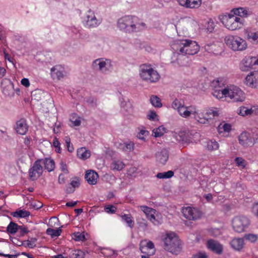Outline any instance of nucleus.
I'll return each instance as SVG.
<instances>
[{"label":"nucleus","instance_id":"obj_21","mask_svg":"<svg viewBox=\"0 0 258 258\" xmlns=\"http://www.w3.org/2000/svg\"><path fill=\"white\" fill-rule=\"evenodd\" d=\"M37 240V239L36 238L32 237L30 239H29L27 240H24L22 241H19V243H16V241H18L17 238H14L13 239H12L13 243L18 245V246L23 245L25 247H29L30 248H33L36 246V242Z\"/></svg>","mask_w":258,"mask_h":258},{"label":"nucleus","instance_id":"obj_2","mask_svg":"<svg viewBox=\"0 0 258 258\" xmlns=\"http://www.w3.org/2000/svg\"><path fill=\"white\" fill-rule=\"evenodd\" d=\"M172 48L188 55H193L199 51L200 47L196 41L182 40L176 41L172 45Z\"/></svg>","mask_w":258,"mask_h":258},{"label":"nucleus","instance_id":"obj_23","mask_svg":"<svg viewBox=\"0 0 258 258\" xmlns=\"http://www.w3.org/2000/svg\"><path fill=\"white\" fill-rule=\"evenodd\" d=\"M98 178V174L93 170L87 171L85 174V178L90 184H95L97 183Z\"/></svg>","mask_w":258,"mask_h":258},{"label":"nucleus","instance_id":"obj_36","mask_svg":"<svg viewBox=\"0 0 258 258\" xmlns=\"http://www.w3.org/2000/svg\"><path fill=\"white\" fill-rule=\"evenodd\" d=\"M61 233V230L59 228L57 229L48 228L46 230V234L50 235L52 238L59 236Z\"/></svg>","mask_w":258,"mask_h":258},{"label":"nucleus","instance_id":"obj_15","mask_svg":"<svg viewBox=\"0 0 258 258\" xmlns=\"http://www.w3.org/2000/svg\"><path fill=\"white\" fill-rule=\"evenodd\" d=\"M239 142L244 147L251 146L253 145V138L249 133L245 132L242 133L239 136Z\"/></svg>","mask_w":258,"mask_h":258},{"label":"nucleus","instance_id":"obj_3","mask_svg":"<svg viewBox=\"0 0 258 258\" xmlns=\"http://www.w3.org/2000/svg\"><path fill=\"white\" fill-rule=\"evenodd\" d=\"M164 248L171 252L177 254L181 250V241L174 233L167 234L163 238Z\"/></svg>","mask_w":258,"mask_h":258},{"label":"nucleus","instance_id":"obj_51","mask_svg":"<svg viewBox=\"0 0 258 258\" xmlns=\"http://www.w3.org/2000/svg\"><path fill=\"white\" fill-rule=\"evenodd\" d=\"M141 208L142 210L145 214L146 217L149 214H151V213H154V210L153 209L149 208L146 206H141Z\"/></svg>","mask_w":258,"mask_h":258},{"label":"nucleus","instance_id":"obj_57","mask_svg":"<svg viewBox=\"0 0 258 258\" xmlns=\"http://www.w3.org/2000/svg\"><path fill=\"white\" fill-rule=\"evenodd\" d=\"M19 230L20 231V235L21 236H24L25 234H27L29 232L28 228L23 225L19 226Z\"/></svg>","mask_w":258,"mask_h":258},{"label":"nucleus","instance_id":"obj_33","mask_svg":"<svg viewBox=\"0 0 258 258\" xmlns=\"http://www.w3.org/2000/svg\"><path fill=\"white\" fill-rule=\"evenodd\" d=\"M121 217L122 220L124 221L131 228H133L134 227L135 222L131 214H123Z\"/></svg>","mask_w":258,"mask_h":258},{"label":"nucleus","instance_id":"obj_43","mask_svg":"<svg viewBox=\"0 0 258 258\" xmlns=\"http://www.w3.org/2000/svg\"><path fill=\"white\" fill-rule=\"evenodd\" d=\"M207 147L210 151L217 150L219 148V144L215 141L210 140L207 142Z\"/></svg>","mask_w":258,"mask_h":258},{"label":"nucleus","instance_id":"obj_30","mask_svg":"<svg viewBox=\"0 0 258 258\" xmlns=\"http://www.w3.org/2000/svg\"><path fill=\"white\" fill-rule=\"evenodd\" d=\"M233 15L236 16L246 17L247 16V11L243 8L233 9L231 11Z\"/></svg>","mask_w":258,"mask_h":258},{"label":"nucleus","instance_id":"obj_49","mask_svg":"<svg viewBox=\"0 0 258 258\" xmlns=\"http://www.w3.org/2000/svg\"><path fill=\"white\" fill-rule=\"evenodd\" d=\"M73 235L74 239L76 241H85L86 240L85 236L82 233L75 232Z\"/></svg>","mask_w":258,"mask_h":258},{"label":"nucleus","instance_id":"obj_48","mask_svg":"<svg viewBox=\"0 0 258 258\" xmlns=\"http://www.w3.org/2000/svg\"><path fill=\"white\" fill-rule=\"evenodd\" d=\"M122 146V149L123 151H131L134 150V144L132 142H130L128 143H124L123 144L120 145Z\"/></svg>","mask_w":258,"mask_h":258},{"label":"nucleus","instance_id":"obj_18","mask_svg":"<svg viewBox=\"0 0 258 258\" xmlns=\"http://www.w3.org/2000/svg\"><path fill=\"white\" fill-rule=\"evenodd\" d=\"M16 132L20 135H25L28 130V125L27 124L26 120L25 118H21L16 122L15 127Z\"/></svg>","mask_w":258,"mask_h":258},{"label":"nucleus","instance_id":"obj_62","mask_svg":"<svg viewBox=\"0 0 258 258\" xmlns=\"http://www.w3.org/2000/svg\"><path fill=\"white\" fill-rule=\"evenodd\" d=\"M60 169H61V170L64 173H69V171H68V170L67 169V164L64 163L62 161H61L60 163Z\"/></svg>","mask_w":258,"mask_h":258},{"label":"nucleus","instance_id":"obj_58","mask_svg":"<svg viewBox=\"0 0 258 258\" xmlns=\"http://www.w3.org/2000/svg\"><path fill=\"white\" fill-rule=\"evenodd\" d=\"M148 135V132L145 130H141L138 134L137 137L141 140H145V137Z\"/></svg>","mask_w":258,"mask_h":258},{"label":"nucleus","instance_id":"obj_7","mask_svg":"<svg viewBox=\"0 0 258 258\" xmlns=\"http://www.w3.org/2000/svg\"><path fill=\"white\" fill-rule=\"evenodd\" d=\"M232 224L235 232L241 233L245 231L248 227L250 225V220L245 216H236L233 219Z\"/></svg>","mask_w":258,"mask_h":258},{"label":"nucleus","instance_id":"obj_41","mask_svg":"<svg viewBox=\"0 0 258 258\" xmlns=\"http://www.w3.org/2000/svg\"><path fill=\"white\" fill-rule=\"evenodd\" d=\"M124 167V163L120 161H115L111 164V168L117 170H120Z\"/></svg>","mask_w":258,"mask_h":258},{"label":"nucleus","instance_id":"obj_12","mask_svg":"<svg viewBox=\"0 0 258 258\" xmlns=\"http://www.w3.org/2000/svg\"><path fill=\"white\" fill-rule=\"evenodd\" d=\"M174 55L176 56L177 62L179 66L183 67H190L192 64L191 59L188 55L179 52L178 50H174Z\"/></svg>","mask_w":258,"mask_h":258},{"label":"nucleus","instance_id":"obj_64","mask_svg":"<svg viewBox=\"0 0 258 258\" xmlns=\"http://www.w3.org/2000/svg\"><path fill=\"white\" fill-rule=\"evenodd\" d=\"M178 2L180 5L188 8V0H178Z\"/></svg>","mask_w":258,"mask_h":258},{"label":"nucleus","instance_id":"obj_26","mask_svg":"<svg viewBox=\"0 0 258 258\" xmlns=\"http://www.w3.org/2000/svg\"><path fill=\"white\" fill-rule=\"evenodd\" d=\"M41 164H44V167L48 172L53 171L55 168V163L52 159L45 158L42 159Z\"/></svg>","mask_w":258,"mask_h":258},{"label":"nucleus","instance_id":"obj_4","mask_svg":"<svg viewBox=\"0 0 258 258\" xmlns=\"http://www.w3.org/2000/svg\"><path fill=\"white\" fill-rule=\"evenodd\" d=\"M220 19L226 28L232 31L240 28L243 24L241 19L231 13L220 16Z\"/></svg>","mask_w":258,"mask_h":258},{"label":"nucleus","instance_id":"obj_46","mask_svg":"<svg viewBox=\"0 0 258 258\" xmlns=\"http://www.w3.org/2000/svg\"><path fill=\"white\" fill-rule=\"evenodd\" d=\"M244 238L251 242H255L258 239V236L256 234L249 233L245 234Z\"/></svg>","mask_w":258,"mask_h":258},{"label":"nucleus","instance_id":"obj_6","mask_svg":"<svg viewBox=\"0 0 258 258\" xmlns=\"http://www.w3.org/2000/svg\"><path fill=\"white\" fill-rule=\"evenodd\" d=\"M140 75L143 80L150 83L156 82L160 78V75L156 71L150 66L145 64L141 66Z\"/></svg>","mask_w":258,"mask_h":258},{"label":"nucleus","instance_id":"obj_56","mask_svg":"<svg viewBox=\"0 0 258 258\" xmlns=\"http://www.w3.org/2000/svg\"><path fill=\"white\" fill-rule=\"evenodd\" d=\"M182 105V104L177 99H175L172 104V107L177 110Z\"/></svg>","mask_w":258,"mask_h":258},{"label":"nucleus","instance_id":"obj_14","mask_svg":"<svg viewBox=\"0 0 258 258\" xmlns=\"http://www.w3.org/2000/svg\"><path fill=\"white\" fill-rule=\"evenodd\" d=\"M207 246L209 249L217 254H220L223 252V246L218 241L209 239L207 241Z\"/></svg>","mask_w":258,"mask_h":258},{"label":"nucleus","instance_id":"obj_22","mask_svg":"<svg viewBox=\"0 0 258 258\" xmlns=\"http://www.w3.org/2000/svg\"><path fill=\"white\" fill-rule=\"evenodd\" d=\"M231 247L237 251H240L244 247L243 238H234L230 242Z\"/></svg>","mask_w":258,"mask_h":258},{"label":"nucleus","instance_id":"obj_28","mask_svg":"<svg viewBox=\"0 0 258 258\" xmlns=\"http://www.w3.org/2000/svg\"><path fill=\"white\" fill-rule=\"evenodd\" d=\"M77 156L83 160H86L90 156V152L85 147H82L77 151Z\"/></svg>","mask_w":258,"mask_h":258},{"label":"nucleus","instance_id":"obj_53","mask_svg":"<svg viewBox=\"0 0 258 258\" xmlns=\"http://www.w3.org/2000/svg\"><path fill=\"white\" fill-rule=\"evenodd\" d=\"M65 142L67 144L68 150L69 152H73L74 151V147L72 145L71 146V139L69 137H65Z\"/></svg>","mask_w":258,"mask_h":258},{"label":"nucleus","instance_id":"obj_40","mask_svg":"<svg viewBox=\"0 0 258 258\" xmlns=\"http://www.w3.org/2000/svg\"><path fill=\"white\" fill-rule=\"evenodd\" d=\"M174 175L173 171L171 170L165 172H160L158 173L156 176L158 178H169L172 177Z\"/></svg>","mask_w":258,"mask_h":258},{"label":"nucleus","instance_id":"obj_45","mask_svg":"<svg viewBox=\"0 0 258 258\" xmlns=\"http://www.w3.org/2000/svg\"><path fill=\"white\" fill-rule=\"evenodd\" d=\"M85 253L81 250H75L74 252L69 255L70 258H84Z\"/></svg>","mask_w":258,"mask_h":258},{"label":"nucleus","instance_id":"obj_52","mask_svg":"<svg viewBox=\"0 0 258 258\" xmlns=\"http://www.w3.org/2000/svg\"><path fill=\"white\" fill-rule=\"evenodd\" d=\"M86 101L92 107L97 106V99L93 97L88 98Z\"/></svg>","mask_w":258,"mask_h":258},{"label":"nucleus","instance_id":"obj_32","mask_svg":"<svg viewBox=\"0 0 258 258\" xmlns=\"http://www.w3.org/2000/svg\"><path fill=\"white\" fill-rule=\"evenodd\" d=\"M19 226L14 222H11L7 227V231L11 234H15L19 230Z\"/></svg>","mask_w":258,"mask_h":258},{"label":"nucleus","instance_id":"obj_20","mask_svg":"<svg viewBox=\"0 0 258 258\" xmlns=\"http://www.w3.org/2000/svg\"><path fill=\"white\" fill-rule=\"evenodd\" d=\"M245 83L250 87H256L258 86V71L251 72L250 75L245 78Z\"/></svg>","mask_w":258,"mask_h":258},{"label":"nucleus","instance_id":"obj_35","mask_svg":"<svg viewBox=\"0 0 258 258\" xmlns=\"http://www.w3.org/2000/svg\"><path fill=\"white\" fill-rule=\"evenodd\" d=\"M193 114L194 115V118L200 123L209 124L207 119L204 117V113H198L196 111V113Z\"/></svg>","mask_w":258,"mask_h":258},{"label":"nucleus","instance_id":"obj_31","mask_svg":"<svg viewBox=\"0 0 258 258\" xmlns=\"http://www.w3.org/2000/svg\"><path fill=\"white\" fill-rule=\"evenodd\" d=\"M218 110L217 109H214L213 108L209 109L206 111V112L204 113V117L207 119V121L210 123V118L209 117V115H212L213 117H218L219 116Z\"/></svg>","mask_w":258,"mask_h":258},{"label":"nucleus","instance_id":"obj_16","mask_svg":"<svg viewBox=\"0 0 258 258\" xmlns=\"http://www.w3.org/2000/svg\"><path fill=\"white\" fill-rule=\"evenodd\" d=\"M177 111L182 117L187 118L191 114L196 113V108L192 106H185L182 104Z\"/></svg>","mask_w":258,"mask_h":258},{"label":"nucleus","instance_id":"obj_42","mask_svg":"<svg viewBox=\"0 0 258 258\" xmlns=\"http://www.w3.org/2000/svg\"><path fill=\"white\" fill-rule=\"evenodd\" d=\"M166 128L163 126H160L158 128L153 130V133L155 137H160L163 135L165 132Z\"/></svg>","mask_w":258,"mask_h":258},{"label":"nucleus","instance_id":"obj_63","mask_svg":"<svg viewBox=\"0 0 258 258\" xmlns=\"http://www.w3.org/2000/svg\"><path fill=\"white\" fill-rule=\"evenodd\" d=\"M252 212L254 215L258 218V203L253 204L252 207Z\"/></svg>","mask_w":258,"mask_h":258},{"label":"nucleus","instance_id":"obj_8","mask_svg":"<svg viewBox=\"0 0 258 258\" xmlns=\"http://www.w3.org/2000/svg\"><path fill=\"white\" fill-rule=\"evenodd\" d=\"M92 67L94 70L105 74L111 69V61L109 59L104 60L103 58L97 59L93 61Z\"/></svg>","mask_w":258,"mask_h":258},{"label":"nucleus","instance_id":"obj_11","mask_svg":"<svg viewBox=\"0 0 258 258\" xmlns=\"http://www.w3.org/2000/svg\"><path fill=\"white\" fill-rule=\"evenodd\" d=\"M258 64V59L255 57L247 56L241 61L240 66L242 71L247 72L250 70L253 66Z\"/></svg>","mask_w":258,"mask_h":258},{"label":"nucleus","instance_id":"obj_54","mask_svg":"<svg viewBox=\"0 0 258 258\" xmlns=\"http://www.w3.org/2000/svg\"><path fill=\"white\" fill-rule=\"evenodd\" d=\"M116 210V208L113 205H107L105 207V210L108 213H114Z\"/></svg>","mask_w":258,"mask_h":258},{"label":"nucleus","instance_id":"obj_19","mask_svg":"<svg viewBox=\"0 0 258 258\" xmlns=\"http://www.w3.org/2000/svg\"><path fill=\"white\" fill-rule=\"evenodd\" d=\"M86 24L89 27H96L100 24L99 20L97 19L94 13L91 10H89L87 14Z\"/></svg>","mask_w":258,"mask_h":258},{"label":"nucleus","instance_id":"obj_29","mask_svg":"<svg viewBox=\"0 0 258 258\" xmlns=\"http://www.w3.org/2000/svg\"><path fill=\"white\" fill-rule=\"evenodd\" d=\"M253 113L255 114L257 113L256 109L255 108L248 109L244 106H242L239 108L238 114L242 116H245L252 114Z\"/></svg>","mask_w":258,"mask_h":258},{"label":"nucleus","instance_id":"obj_9","mask_svg":"<svg viewBox=\"0 0 258 258\" xmlns=\"http://www.w3.org/2000/svg\"><path fill=\"white\" fill-rule=\"evenodd\" d=\"M228 89L227 97L233 99L234 102H242L244 100L245 95L244 92L238 87L231 86Z\"/></svg>","mask_w":258,"mask_h":258},{"label":"nucleus","instance_id":"obj_25","mask_svg":"<svg viewBox=\"0 0 258 258\" xmlns=\"http://www.w3.org/2000/svg\"><path fill=\"white\" fill-rule=\"evenodd\" d=\"M63 69L58 66H56L51 69V75L53 79L60 80L63 77Z\"/></svg>","mask_w":258,"mask_h":258},{"label":"nucleus","instance_id":"obj_10","mask_svg":"<svg viewBox=\"0 0 258 258\" xmlns=\"http://www.w3.org/2000/svg\"><path fill=\"white\" fill-rule=\"evenodd\" d=\"M42 159H38L34 163L32 167L29 169V176L34 181L41 176L43 173V167L41 165Z\"/></svg>","mask_w":258,"mask_h":258},{"label":"nucleus","instance_id":"obj_50","mask_svg":"<svg viewBox=\"0 0 258 258\" xmlns=\"http://www.w3.org/2000/svg\"><path fill=\"white\" fill-rule=\"evenodd\" d=\"M205 27L208 32H212L215 28L214 23L212 21L210 20L207 22Z\"/></svg>","mask_w":258,"mask_h":258},{"label":"nucleus","instance_id":"obj_44","mask_svg":"<svg viewBox=\"0 0 258 258\" xmlns=\"http://www.w3.org/2000/svg\"><path fill=\"white\" fill-rule=\"evenodd\" d=\"M231 126L229 123H220L218 127V130L219 132L222 133L223 131L224 132H229L231 130Z\"/></svg>","mask_w":258,"mask_h":258},{"label":"nucleus","instance_id":"obj_37","mask_svg":"<svg viewBox=\"0 0 258 258\" xmlns=\"http://www.w3.org/2000/svg\"><path fill=\"white\" fill-rule=\"evenodd\" d=\"M137 223L140 228L143 229H146L148 226L146 220L141 215L138 216L137 218Z\"/></svg>","mask_w":258,"mask_h":258},{"label":"nucleus","instance_id":"obj_47","mask_svg":"<svg viewBox=\"0 0 258 258\" xmlns=\"http://www.w3.org/2000/svg\"><path fill=\"white\" fill-rule=\"evenodd\" d=\"M202 3L201 0H188V8H199Z\"/></svg>","mask_w":258,"mask_h":258},{"label":"nucleus","instance_id":"obj_13","mask_svg":"<svg viewBox=\"0 0 258 258\" xmlns=\"http://www.w3.org/2000/svg\"><path fill=\"white\" fill-rule=\"evenodd\" d=\"M182 213L183 216L189 220H196L201 216V213L199 211L190 207L183 208Z\"/></svg>","mask_w":258,"mask_h":258},{"label":"nucleus","instance_id":"obj_59","mask_svg":"<svg viewBox=\"0 0 258 258\" xmlns=\"http://www.w3.org/2000/svg\"><path fill=\"white\" fill-rule=\"evenodd\" d=\"M235 161L238 166L245 167V161L242 158L236 157Z\"/></svg>","mask_w":258,"mask_h":258},{"label":"nucleus","instance_id":"obj_55","mask_svg":"<svg viewBox=\"0 0 258 258\" xmlns=\"http://www.w3.org/2000/svg\"><path fill=\"white\" fill-rule=\"evenodd\" d=\"M177 140L179 142H186L187 138L184 132H180L178 135V136H176Z\"/></svg>","mask_w":258,"mask_h":258},{"label":"nucleus","instance_id":"obj_60","mask_svg":"<svg viewBox=\"0 0 258 258\" xmlns=\"http://www.w3.org/2000/svg\"><path fill=\"white\" fill-rule=\"evenodd\" d=\"M157 116L156 113L154 111H150L149 114L147 115V118L151 120H155Z\"/></svg>","mask_w":258,"mask_h":258},{"label":"nucleus","instance_id":"obj_27","mask_svg":"<svg viewBox=\"0 0 258 258\" xmlns=\"http://www.w3.org/2000/svg\"><path fill=\"white\" fill-rule=\"evenodd\" d=\"M141 250L142 253H147V255H152L155 252L154 244L151 241H149L147 243L145 247L141 248Z\"/></svg>","mask_w":258,"mask_h":258},{"label":"nucleus","instance_id":"obj_38","mask_svg":"<svg viewBox=\"0 0 258 258\" xmlns=\"http://www.w3.org/2000/svg\"><path fill=\"white\" fill-rule=\"evenodd\" d=\"M30 215V213L29 211H27L24 210L16 211L13 214V216L14 217H18L20 218H26L29 216Z\"/></svg>","mask_w":258,"mask_h":258},{"label":"nucleus","instance_id":"obj_34","mask_svg":"<svg viewBox=\"0 0 258 258\" xmlns=\"http://www.w3.org/2000/svg\"><path fill=\"white\" fill-rule=\"evenodd\" d=\"M228 89L225 88L222 90H215L212 93L214 96L216 97L218 99H220L223 97V96L225 97H227L228 93Z\"/></svg>","mask_w":258,"mask_h":258},{"label":"nucleus","instance_id":"obj_39","mask_svg":"<svg viewBox=\"0 0 258 258\" xmlns=\"http://www.w3.org/2000/svg\"><path fill=\"white\" fill-rule=\"evenodd\" d=\"M150 102L156 107H161L162 106L160 99L157 96L152 95L150 98Z\"/></svg>","mask_w":258,"mask_h":258},{"label":"nucleus","instance_id":"obj_17","mask_svg":"<svg viewBox=\"0 0 258 258\" xmlns=\"http://www.w3.org/2000/svg\"><path fill=\"white\" fill-rule=\"evenodd\" d=\"M156 161L161 165H165L169 158V152L166 149H163L156 153Z\"/></svg>","mask_w":258,"mask_h":258},{"label":"nucleus","instance_id":"obj_61","mask_svg":"<svg viewBox=\"0 0 258 258\" xmlns=\"http://www.w3.org/2000/svg\"><path fill=\"white\" fill-rule=\"evenodd\" d=\"M76 180H72L70 184L74 189H75L76 187H78L80 184L79 178H76Z\"/></svg>","mask_w":258,"mask_h":258},{"label":"nucleus","instance_id":"obj_1","mask_svg":"<svg viewBox=\"0 0 258 258\" xmlns=\"http://www.w3.org/2000/svg\"><path fill=\"white\" fill-rule=\"evenodd\" d=\"M145 26L144 23H140L137 18L132 16L122 17L117 22L119 29L128 33L141 31Z\"/></svg>","mask_w":258,"mask_h":258},{"label":"nucleus","instance_id":"obj_24","mask_svg":"<svg viewBox=\"0 0 258 258\" xmlns=\"http://www.w3.org/2000/svg\"><path fill=\"white\" fill-rule=\"evenodd\" d=\"M244 36L245 38L250 42L254 44L258 43V31L246 30L244 32Z\"/></svg>","mask_w":258,"mask_h":258},{"label":"nucleus","instance_id":"obj_5","mask_svg":"<svg viewBox=\"0 0 258 258\" xmlns=\"http://www.w3.org/2000/svg\"><path fill=\"white\" fill-rule=\"evenodd\" d=\"M224 41L226 45L233 51H242L247 47L245 40L237 36L227 35Z\"/></svg>","mask_w":258,"mask_h":258}]
</instances>
